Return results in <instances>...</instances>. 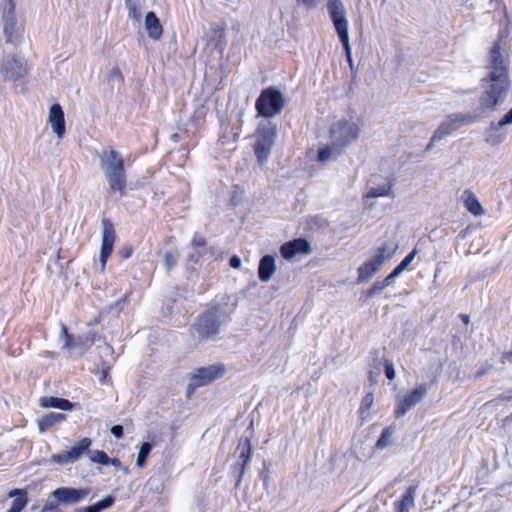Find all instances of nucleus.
Wrapping results in <instances>:
<instances>
[{"label": "nucleus", "mask_w": 512, "mask_h": 512, "mask_svg": "<svg viewBox=\"0 0 512 512\" xmlns=\"http://www.w3.org/2000/svg\"><path fill=\"white\" fill-rule=\"evenodd\" d=\"M485 81V93L480 99V104L484 108L494 109L504 101L510 87L507 61L498 44L490 51L489 73Z\"/></svg>", "instance_id": "f257e3e1"}, {"label": "nucleus", "mask_w": 512, "mask_h": 512, "mask_svg": "<svg viewBox=\"0 0 512 512\" xmlns=\"http://www.w3.org/2000/svg\"><path fill=\"white\" fill-rule=\"evenodd\" d=\"M98 156L100 167L108 182L109 193L118 192L123 196L127 182L123 158L112 147L103 148Z\"/></svg>", "instance_id": "f03ea898"}, {"label": "nucleus", "mask_w": 512, "mask_h": 512, "mask_svg": "<svg viewBox=\"0 0 512 512\" xmlns=\"http://www.w3.org/2000/svg\"><path fill=\"white\" fill-rule=\"evenodd\" d=\"M277 137V126L271 121H261L253 135L254 153L260 165H264L271 154Z\"/></svg>", "instance_id": "7ed1b4c3"}, {"label": "nucleus", "mask_w": 512, "mask_h": 512, "mask_svg": "<svg viewBox=\"0 0 512 512\" xmlns=\"http://www.w3.org/2000/svg\"><path fill=\"white\" fill-rule=\"evenodd\" d=\"M360 133L359 126L347 119H340L335 122L331 127V140L332 145L337 149V154H340L342 149L355 141Z\"/></svg>", "instance_id": "20e7f679"}, {"label": "nucleus", "mask_w": 512, "mask_h": 512, "mask_svg": "<svg viewBox=\"0 0 512 512\" xmlns=\"http://www.w3.org/2000/svg\"><path fill=\"white\" fill-rule=\"evenodd\" d=\"M285 104L282 93L273 87L264 89L256 100V109L258 114L271 118L281 112Z\"/></svg>", "instance_id": "39448f33"}, {"label": "nucleus", "mask_w": 512, "mask_h": 512, "mask_svg": "<svg viewBox=\"0 0 512 512\" xmlns=\"http://www.w3.org/2000/svg\"><path fill=\"white\" fill-rule=\"evenodd\" d=\"M220 331L219 314L217 309H210L202 314L193 325L191 334L200 341L212 340Z\"/></svg>", "instance_id": "423d86ee"}, {"label": "nucleus", "mask_w": 512, "mask_h": 512, "mask_svg": "<svg viewBox=\"0 0 512 512\" xmlns=\"http://www.w3.org/2000/svg\"><path fill=\"white\" fill-rule=\"evenodd\" d=\"M474 121L475 118H473L472 116L464 115L461 113L449 115L444 121L441 122L439 127L434 131L426 149H431L436 142L450 135L451 133L459 129L461 126L471 124Z\"/></svg>", "instance_id": "0eeeda50"}, {"label": "nucleus", "mask_w": 512, "mask_h": 512, "mask_svg": "<svg viewBox=\"0 0 512 512\" xmlns=\"http://www.w3.org/2000/svg\"><path fill=\"white\" fill-rule=\"evenodd\" d=\"M3 31L7 42L16 43L22 34V28L17 22L15 6L12 0H3L1 4Z\"/></svg>", "instance_id": "6e6552de"}, {"label": "nucleus", "mask_w": 512, "mask_h": 512, "mask_svg": "<svg viewBox=\"0 0 512 512\" xmlns=\"http://www.w3.org/2000/svg\"><path fill=\"white\" fill-rule=\"evenodd\" d=\"M223 372L221 365H210L196 369L189 378L187 395L190 396L197 388L208 385L221 377Z\"/></svg>", "instance_id": "1a4fd4ad"}, {"label": "nucleus", "mask_w": 512, "mask_h": 512, "mask_svg": "<svg viewBox=\"0 0 512 512\" xmlns=\"http://www.w3.org/2000/svg\"><path fill=\"white\" fill-rule=\"evenodd\" d=\"M327 9L341 43L346 44V40L349 37V24L343 2L341 0H329Z\"/></svg>", "instance_id": "9d476101"}, {"label": "nucleus", "mask_w": 512, "mask_h": 512, "mask_svg": "<svg viewBox=\"0 0 512 512\" xmlns=\"http://www.w3.org/2000/svg\"><path fill=\"white\" fill-rule=\"evenodd\" d=\"M1 72L7 79L13 81L22 78L26 74V65L16 53L15 47H13L12 50L7 53L5 59H3Z\"/></svg>", "instance_id": "9b49d317"}, {"label": "nucleus", "mask_w": 512, "mask_h": 512, "mask_svg": "<svg viewBox=\"0 0 512 512\" xmlns=\"http://www.w3.org/2000/svg\"><path fill=\"white\" fill-rule=\"evenodd\" d=\"M92 444L90 438L81 439L75 446L68 451H63L58 454L52 455V461L59 465L72 464L78 461L84 453H89V448Z\"/></svg>", "instance_id": "f8f14e48"}, {"label": "nucleus", "mask_w": 512, "mask_h": 512, "mask_svg": "<svg viewBox=\"0 0 512 512\" xmlns=\"http://www.w3.org/2000/svg\"><path fill=\"white\" fill-rule=\"evenodd\" d=\"M428 393V385L421 384L398 402L395 409V417L401 418L415 405H417Z\"/></svg>", "instance_id": "ddd939ff"}, {"label": "nucleus", "mask_w": 512, "mask_h": 512, "mask_svg": "<svg viewBox=\"0 0 512 512\" xmlns=\"http://www.w3.org/2000/svg\"><path fill=\"white\" fill-rule=\"evenodd\" d=\"M89 488L76 489L71 487H60L51 493V497L55 498L65 505H73L79 503L90 494Z\"/></svg>", "instance_id": "4468645a"}, {"label": "nucleus", "mask_w": 512, "mask_h": 512, "mask_svg": "<svg viewBox=\"0 0 512 512\" xmlns=\"http://www.w3.org/2000/svg\"><path fill=\"white\" fill-rule=\"evenodd\" d=\"M102 227V243L99 259L101 272L105 269L106 261L113 251V245L115 242V230L113 225L108 220H103Z\"/></svg>", "instance_id": "2eb2a0df"}, {"label": "nucleus", "mask_w": 512, "mask_h": 512, "mask_svg": "<svg viewBox=\"0 0 512 512\" xmlns=\"http://www.w3.org/2000/svg\"><path fill=\"white\" fill-rule=\"evenodd\" d=\"M206 251L205 238L199 234H194L189 245V252L186 256L187 268L194 270L196 266L200 265L201 258Z\"/></svg>", "instance_id": "dca6fc26"}, {"label": "nucleus", "mask_w": 512, "mask_h": 512, "mask_svg": "<svg viewBox=\"0 0 512 512\" xmlns=\"http://www.w3.org/2000/svg\"><path fill=\"white\" fill-rule=\"evenodd\" d=\"M252 426L253 422L250 423V426L248 427V435L245 437L244 440H241L238 447H237V453L239 460L241 463H237L233 467V473H238V482L240 481L241 476L244 473V470L250 460L251 454H252V445L250 442V437L252 436Z\"/></svg>", "instance_id": "f3484780"}, {"label": "nucleus", "mask_w": 512, "mask_h": 512, "mask_svg": "<svg viewBox=\"0 0 512 512\" xmlns=\"http://www.w3.org/2000/svg\"><path fill=\"white\" fill-rule=\"evenodd\" d=\"M283 258L289 260L297 254H309L311 252L310 244L303 238L295 239L284 243L280 248Z\"/></svg>", "instance_id": "a211bd4d"}, {"label": "nucleus", "mask_w": 512, "mask_h": 512, "mask_svg": "<svg viewBox=\"0 0 512 512\" xmlns=\"http://www.w3.org/2000/svg\"><path fill=\"white\" fill-rule=\"evenodd\" d=\"M48 122L53 132L61 139L65 134V120L62 107L59 104H53L50 107Z\"/></svg>", "instance_id": "6ab92c4d"}, {"label": "nucleus", "mask_w": 512, "mask_h": 512, "mask_svg": "<svg viewBox=\"0 0 512 512\" xmlns=\"http://www.w3.org/2000/svg\"><path fill=\"white\" fill-rule=\"evenodd\" d=\"M384 263L377 257L372 256L358 268L357 282L362 283L369 280Z\"/></svg>", "instance_id": "aec40b11"}, {"label": "nucleus", "mask_w": 512, "mask_h": 512, "mask_svg": "<svg viewBox=\"0 0 512 512\" xmlns=\"http://www.w3.org/2000/svg\"><path fill=\"white\" fill-rule=\"evenodd\" d=\"M145 28L148 36L153 40H159L163 33V27L159 18L153 11H150L145 16Z\"/></svg>", "instance_id": "412c9836"}, {"label": "nucleus", "mask_w": 512, "mask_h": 512, "mask_svg": "<svg viewBox=\"0 0 512 512\" xmlns=\"http://www.w3.org/2000/svg\"><path fill=\"white\" fill-rule=\"evenodd\" d=\"M276 271L275 259L271 255L261 258L258 268V276L262 282H268Z\"/></svg>", "instance_id": "4be33fe9"}, {"label": "nucleus", "mask_w": 512, "mask_h": 512, "mask_svg": "<svg viewBox=\"0 0 512 512\" xmlns=\"http://www.w3.org/2000/svg\"><path fill=\"white\" fill-rule=\"evenodd\" d=\"M461 199L465 208L474 216H481L484 214L485 211L481 203L471 190H464Z\"/></svg>", "instance_id": "5701e85b"}, {"label": "nucleus", "mask_w": 512, "mask_h": 512, "mask_svg": "<svg viewBox=\"0 0 512 512\" xmlns=\"http://www.w3.org/2000/svg\"><path fill=\"white\" fill-rule=\"evenodd\" d=\"M417 489L416 485L408 487L402 498L395 503L396 512H409L414 507Z\"/></svg>", "instance_id": "b1692460"}, {"label": "nucleus", "mask_w": 512, "mask_h": 512, "mask_svg": "<svg viewBox=\"0 0 512 512\" xmlns=\"http://www.w3.org/2000/svg\"><path fill=\"white\" fill-rule=\"evenodd\" d=\"M397 249L398 243L393 239H389L384 241L377 248L376 254L374 256L381 260L383 263H385L387 260L391 259L395 255Z\"/></svg>", "instance_id": "393cba45"}, {"label": "nucleus", "mask_w": 512, "mask_h": 512, "mask_svg": "<svg viewBox=\"0 0 512 512\" xmlns=\"http://www.w3.org/2000/svg\"><path fill=\"white\" fill-rule=\"evenodd\" d=\"M40 405L43 408H56L64 411L72 410L74 407V403L58 397H42L40 399Z\"/></svg>", "instance_id": "a878e982"}, {"label": "nucleus", "mask_w": 512, "mask_h": 512, "mask_svg": "<svg viewBox=\"0 0 512 512\" xmlns=\"http://www.w3.org/2000/svg\"><path fill=\"white\" fill-rule=\"evenodd\" d=\"M9 497H14V500L7 512H21L27 504V493L24 490H11L9 492Z\"/></svg>", "instance_id": "bb28decb"}, {"label": "nucleus", "mask_w": 512, "mask_h": 512, "mask_svg": "<svg viewBox=\"0 0 512 512\" xmlns=\"http://www.w3.org/2000/svg\"><path fill=\"white\" fill-rule=\"evenodd\" d=\"M66 419V415L63 413H49L37 420L38 427L40 432H45L47 429L55 425L56 423H59L61 421H64Z\"/></svg>", "instance_id": "cd10ccee"}, {"label": "nucleus", "mask_w": 512, "mask_h": 512, "mask_svg": "<svg viewBox=\"0 0 512 512\" xmlns=\"http://www.w3.org/2000/svg\"><path fill=\"white\" fill-rule=\"evenodd\" d=\"M141 0H125V7L128 11V17L134 22L139 23L141 20Z\"/></svg>", "instance_id": "c85d7f7f"}, {"label": "nucleus", "mask_w": 512, "mask_h": 512, "mask_svg": "<svg viewBox=\"0 0 512 512\" xmlns=\"http://www.w3.org/2000/svg\"><path fill=\"white\" fill-rule=\"evenodd\" d=\"M114 502H115L114 496L108 495L101 501H99L93 505L87 506L79 511L80 512H101V511L111 507L114 504Z\"/></svg>", "instance_id": "c756f323"}, {"label": "nucleus", "mask_w": 512, "mask_h": 512, "mask_svg": "<svg viewBox=\"0 0 512 512\" xmlns=\"http://www.w3.org/2000/svg\"><path fill=\"white\" fill-rule=\"evenodd\" d=\"M395 432L393 427H387L382 431V434L376 442V448L383 449L391 444V438Z\"/></svg>", "instance_id": "7c9ffc66"}, {"label": "nucleus", "mask_w": 512, "mask_h": 512, "mask_svg": "<svg viewBox=\"0 0 512 512\" xmlns=\"http://www.w3.org/2000/svg\"><path fill=\"white\" fill-rule=\"evenodd\" d=\"M338 155L339 154H337V149H335L333 146L324 147L320 149L318 153V161L321 163H326L329 160L336 159Z\"/></svg>", "instance_id": "2f4dec72"}, {"label": "nucleus", "mask_w": 512, "mask_h": 512, "mask_svg": "<svg viewBox=\"0 0 512 512\" xmlns=\"http://www.w3.org/2000/svg\"><path fill=\"white\" fill-rule=\"evenodd\" d=\"M152 449V445L149 442H144L139 449L137 459H136V465L138 467H143L146 459Z\"/></svg>", "instance_id": "473e14b6"}, {"label": "nucleus", "mask_w": 512, "mask_h": 512, "mask_svg": "<svg viewBox=\"0 0 512 512\" xmlns=\"http://www.w3.org/2000/svg\"><path fill=\"white\" fill-rule=\"evenodd\" d=\"M88 454H89V458L92 462L99 463L102 465H110V458L104 451H101V450L90 451L89 450Z\"/></svg>", "instance_id": "72a5a7b5"}, {"label": "nucleus", "mask_w": 512, "mask_h": 512, "mask_svg": "<svg viewBox=\"0 0 512 512\" xmlns=\"http://www.w3.org/2000/svg\"><path fill=\"white\" fill-rule=\"evenodd\" d=\"M391 191V185H384L377 188H370L366 194L367 198H376L388 196Z\"/></svg>", "instance_id": "f704fd0d"}, {"label": "nucleus", "mask_w": 512, "mask_h": 512, "mask_svg": "<svg viewBox=\"0 0 512 512\" xmlns=\"http://www.w3.org/2000/svg\"><path fill=\"white\" fill-rule=\"evenodd\" d=\"M512 124V109L507 112L499 122L495 123V122H491L490 123V129L493 130V131H496L498 130L499 128L501 127H504L506 125H511Z\"/></svg>", "instance_id": "c9c22d12"}, {"label": "nucleus", "mask_w": 512, "mask_h": 512, "mask_svg": "<svg viewBox=\"0 0 512 512\" xmlns=\"http://www.w3.org/2000/svg\"><path fill=\"white\" fill-rule=\"evenodd\" d=\"M177 260H178L177 252L167 251L164 255V265H165L166 269L168 271L172 270L176 266Z\"/></svg>", "instance_id": "e433bc0d"}, {"label": "nucleus", "mask_w": 512, "mask_h": 512, "mask_svg": "<svg viewBox=\"0 0 512 512\" xmlns=\"http://www.w3.org/2000/svg\"><path fill=\"white\" fill-rule=\"evenodd\" d=\"M108 81L112 84L122 85L124 77L118 67H113L108 74Z\"/></svg>", "instance_id": "4c0bfd02"}, {"label": "nucleus", "mask_w": 512, "mask_h": 512, "mask_svg": "<svg viewBox=\"0 0 512 512\" xmlns=\"http://www.w3.org/2000/svg\"><path fill=\"white\" fill-rule=\"evenodd\" d=\"M374 396L373 393H367L360 404L359 412L363 416L373 405Z\"/></svg>", "instance_id": "58836bf2"}, {"label": "nucleus", "mask_w": 512, "mask_h": 512, "mask_svg": "<svg viewBox=\"0 0 512 512\" xmlns=\"http://www.w3.org/2000/svg\"><path fill=\"white\" fill-rule=\"evenodd\" d=\"M417 254V250L413 249L401 262L398 264L395 268L397 269V272L399 271L402 273L414 260L415 256Z\"/></svg>", "instance_id": "ea45409f"}, {"label": "nucleus", "mask_w": 512, "mask_h": 512, "mask_svg": "<svg viewBox=\"0 0 512 512\" xmlns=\"http://www.w3.org/2000/svg\"><path fill=\"white\" fill-rule=\"evenodd\" d=\"M385 374L389 380H393L396 376V371H395L394 365L389 360L385 361Z\"/></svg>", "instance_id": "a19ab883"}, {"label": "nucleus", "mask_w": 512, "mask_h": 512, "mask_svg": "<svg viewBox=\"0 0 512 512\" xmlns=\"http://www.w3.org/2000/svg\"><path fill=\"white\" fill-rule=\"evenodd\" d=\"M342 45L344 47V50H345V53H346V57H347L349 66H350L351 70H353L354 69V62H353V58H352L349 37L346 40V44H342Z\"/></svg>", "instance_id": "79ce46f5"}, {"label": "nucleus", "mask_w": 512, "mask_h": 512, "mask_svg": "<svg viewBox=\"0 0 512 512\" xmlns=\"http://www.w3.org/2000/svg\"><path fill=\"white\" fill-rule=\"evenodd\" d=\"M385 287L382 286L381 282H376L374 285L368 290V296L373 297L379 294Z\"/></svg>", "instance_id": "37998d69"}, {"label": "nucleus", "mask_w": 512, "mask_h": 512, "mask_svg": "<svg viewBox=\"0 0 512 512\" xmlns=\"http://www.w3.org/2000/svg\"><path fill=\"white\" fill-rule=\"evenodd\" d=\"M401 273L397 269L394 268V270L381 282L382 286L387 287L393 279L398 277Z\"/></svg>", "instance_id": "c03bdc74"}, {"label": "nucleus", "mask_w": 512, "mask_h": 512, "mask_svg": "<svg viewBox=\"0 0 512 512\" xmlns=\"http://www.w3.org/2000/svg\"><path fill=\"white\" fill-rule=\"evenodd\" d=\"M59 503H61V502L57 501L55 498L51 497V495H50L44 505V510H53V509L57 508Z\"/></svg>", "instance_id": "a18cd8bd"}, {"label": "nucleus", "mask_w": 512, "mask_h": 512, "mask_svg": "<svg viewBox=\"0 0 512 512\" xmlns=\"http://www.w3.org/2000/svg\"><path fill=\"white\" fill-rule=\"evenodd\" d=\"M299 4L305 6L307 9L317 7L318 0H296Z\"/></svg>", "instance_id": "49530a36"}, {"label": "nucleus", "mask_w": 512, "mask_h": 512, "mask_svg": "<svg viewBox=\"0 0 512 512\" xmlns=\"http://www.w3.org/2000/svg\"><path fill=\"white\" fill-rule=\"evenodd\" d=\"M111 434L116 438H121L123 436V427L121 425H114L110 430Z\"/></svg>", "instance_id": "de8ad7c7"}, {"label": "nucleus", "mask_w": 512, "mask_h": 512, "mask_svg": "<svg viewBox=\"0 0 512 512\" xmlns=\"http://www.w3.org/2000/svg\"><path fill=\"white\" fill-rule=\"evenodd\" d=\"M242 196H243V191L239 190V191H234L232 197H231V203L233 205H237L241 199H242Z\"/></svg>", "instance_id": "09e8293b"}, {"label": "nucleus", "mask_w": 512, "mask_h": 512, "mask_svg": "<svg viewBox=\"0 0 512 512\" xmlns=\"http://www.w3.org/2000/svg\"><path fill=\"white\" fill-rule=\"evenodd\" d=\"M61 332H62V334L66 338L64 347H66V348L70 347L71 346V343H70L71 342V337H70V335L67 332V328L65 326H62Z\"/></svg>", "instance_id": "8fccbe9b"}, {"label": "nucleus", "mask_w": 512, "mask_h": 512, "mask_svg": "<svg viewBox=\"0 0 512 512\" xmlns=\"http://www.w3.org/2000/svg\"><path fill=\"white\" fill-rule=\"evenodd\" d=\"M230 266L235 269L240 268L241 267V259L238 256H233L230 259Z\"/></svg>", "instance_id": "3c124183"}, {"label": "nucleus", "mask_w": 512, "mask_h": 512, "mask_svg": "<svg viewBox=\"0 0 512 512\" xmlns=\"http://www.w3.org/2000/svg\"><path fill=\"white\" fill-rule=\"evenodd\" d=\"M120 254L122 256V258H129L132 254V249L130 247H125L123 249H121L120 251Z\"/></svg>", "instance_id": "603ef678"}, {"label": "nucleus", "mask_w": 512, "mask_h": 512, "mask_svg": "<svg viewBox=\"0 0 512 512\" xmlns=\"http://www.w3.org/2000/svg\"><path fill=\"white\" fill-rule=\"evenodd\" d=\"M492 369L491 365H488L486 368L481 369L477 374L476 378L482 377L484 374L488 373Z\"/></svg>", "instance_id": "864d4df0"}, {"label": "nucleus", "mask_w": 512, "mask_h": 512, "mask_svg": "<svg viewBox=\"0 0 512 512\" xmlns=\"http://www.w3.org/2000/svg\"><path fill=\"white\" fill-rule=\"evenodd\" d=\"M469 233H470L469 228H465V229H463L462 231H460V233H459L458 237H459L460 239H465V238L469 235Z\"/></svg>", "instance_id": "5fc2aeb1"}, {"label": "nucleus", "mask_w": 512, "mask_h": 512, "mask_svg": "<svg viewBox=\"0 0 512 512\" xmlns=\"http://www.w3.org/2000/svg\"><path fill=\"white\" fill-rule=\"evenodd\" d=\"M110 464L116 468H120L121 467V462L119 459L117 458H114V459H110Z\"/></svg>", "instance_id": "6e6d98bb"}, {"label": "nucleus", "mask_w": 512, "mask_h": 512, "mask_svg": "<svg viewBox=\"0 0 512 512\" xmlns=\"http://www.w3.org/2000/svg\"><path fill=\"white\" fill-rule=\"evenodd\" d=\"M460 318L465 324H468L470 322V317L466 314H461Z\"/></svg>", "instance_id": "4d7b16f0"}, {"label": "nucleus", "mask_w": 512, "mask_h": 512, "mask_svg": "<svg viewBox=\"0 0 512 512\" xmlns=\"http://www.w3.org/2000/svg\"><path fill=\"white\" fill-rule=\"evenodd\" d=\"M502 358H503V362H505V360L512 361V353L504 354Z\"/></svg>", "instance_id": "13d9d810"}, {"label": "nucleus", "mask_w": 512, "mask_h": 512, "mask_svg": "<svg viewBox=\"0 0 512 512\" xmlns=\"http://www.w3.org/2000/svg\"><path fill=\"white\" fill-rule=\"evenodd\" d=\"M501 142H502V139H497V140L493 141L494 144H498V143H501Z\"/></svg>", "instance_id": "bf43d9fd"}]
</instances>
